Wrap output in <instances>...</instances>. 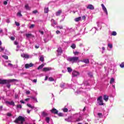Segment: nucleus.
<instances>
[{
    "label": "nucleus",
    "mask_w": 124,
    "mask_h": 124,
    "mask_svg": "<svg viewBox=\"0 0 124 124\" xmlns=\"http://www.w3.org/2000/svg\"><path fill=\"white\" fill-rule=\"evenodd\" d=\"M108 46L109 48H110V49H112V48H113V45L111 44H108Z\"/></svg>",
    "instance_id": "nucleus-26"
},
{
    "label": "nucleus",
    "mask_w": 124,
    "mask_h": 124,
    "mask_svg": "<svg viewBox=\"0 0 124 124\" xmlns=\"http://www.w3.org/2000/svg\"><path fill=\"white\" fill-rule=\"evenodd\" d=\"M33 82L34 83H36V82H37V79H33Z\"/></svg>",
    "instance_id": "nucleus-55"
},
{
    "label": "nucleus",
    "mask_w": 124,
    "mask_h": 124,
    "mask_svg": "<svg viewBox=\"0 0 124 124\" xmlns=\"http://www.w3.org/2000/svg\"><path fill=\"white\" fill-rule=\"evenodd\" d=\"M3 4H4V5H6V4H7V1H4L3 2Z\"/></svg>",
    "instance_id": "nucleus-50"
},
{
    "label": "nucleus",
    "mask_w": 124,
    "mask_h": 124,
    "mask_svg": "<svg viewBox=\"0 0 124 124\" xmlns=\"http://www.w3.org/2000/svg\"><path fill=\"white\" fill-rule=\"evenodd\" d=\"M74 55H79V52L78 51H75L74 52Z\"/></svg>",
    "instance_id": "nucleus-44"
},
{
    "label": "nucleus",
    "mask_w": 124,
    "mask_h": 124,
    "mask_svg": "<svg viewBox=\"0 0 124 124\" xmlns=\"http://www.w3.org/2000/svg\"><path fill=\"white\" fill-rule=\"evenodd\" d=\"M62 13V10H59L56 13V16H60Z\"/></svg>",
    "instance_id": "nucleus-17"
},
{
    "label": "nucleus",
    "mask_w": 124,
    "mask_h": 124,
    "mask_svg": "<svg viewBox=\"0 0 124 124\" xmlns=\"http://www.w3.org/2000/svg\"><path fill=\"white\" fill-rule=\"evenodd\" d=\"M72 75L73 77H76L77 76H78V75H79V72L76 71H73L72 72Z\"/></svg>",
    "instance_id": "nucleus-9"
},
{
    "label": "nucleus",
    "mask_w": 124,
    "mask_h": 124,
    "mask_svg": "<svg viewBox=\"0 0 124 124\" xmlns=\"http://www.w3.org/2000/svg\"><path fill=\"white\" fill-rule=\"evenodd\" d=\"M87 9H90L91 10H93V9H94V7L92 4H89L87 6Z\"/></svg>",
    "instance_id": "nucleus-10"
},
{
    "label": "nucleus",
    "mask_w": 124,
    "mask_h": 124,
    "mask_svg": "<svg viewBox=\"0 0 124 124\" xmlns=\"http://www.w3.org/2000/svg\"><path fill=\"white\" fill-rule=\"evenodd\" d=\"M67 61L69 62H71L72 63H74V62H77L79 61V57H73L69 58L67 59Z\"/></svg>",
    "instance_id": "nucleus-3"
},
{
    "label": "nucleus",
    "mask_w": 124,
    "mask_h": 124,
    "mask_svg": "<svg viewBox=\"0 0 124 124\" xmlns=\"http://www.w3.org/2000/svg\"><path fill=\"white\" fill-rule=\"evenodd\" d=\"M44 66V64H42L41 65H40L38 68L37 69L39 70V69H41L42 68H43V67Z\"/></svg>",
    "instance_id": "nucleus-22"
},
{
    "label": "nucleus",
    "mask_w": 124,
    "mask_h": 124,
    "mask_svg": "<svg viewBox=\"0 0 124 124\" xmlns=\"http://www.w3.org/2000/svg\"><path fill=\"white\" fill-rule=\"evenodd\" d=\"M35 48L36 49H38V48H39V46H35Z\"/></svg>",
    "instance_id": "nucleus-54"
},
{
    "label": "nucleus",
    "mask_w": 124,
    "mask_h": 124,
    "mask_svg": "<svg viewBox=\"0 0 124 124\" xmlns=\"http://www.w3.org/2000/svg\"><path fill=\"white\" fill-rule=\"evenodd\" d=\"M26 94H30L31 93V92L30 91H27L26 92Z\"/></svg>",
    "instance_id": "nucleus-46"
},
{
    "label": "nucleus",
    "mask_w": 124,
    "mask_h": 124,
    "mask_svg": "<svg viewBox=\"0 0 124 124\" xmlns=\"http://www.w3.org/2000/svg\"><path fill=\"white\" fill-rule=\"evenodd\" d=\"M10 105H13V106H15V103L13 101L10 102Z\"/></svg>",
    "instance_id": "nucleus-32"
},
{
    "label": "nucleus",
    "mask_w": 124,
    "mask_h": 124,
    "mask_svg": "<svg viewBox=\"0 0 124 124\" xmlns=\"http://www.w3.org/2000/svg\"><path fill=\"white\" fill-rule=\"evenodd\" d=\"M17 15L18 16H19V17H22V14L21 13V11H18V12L17 14Z\"/></svg>",
    "instance_id": "nucleus-25"
},
{
    "label": "nucleus",
    "mask_w": 124,
    "mask_h": 124,
    "mask_svg": "<svg viewBox=\"0 0 124 124\" xmlns=\"http://www.w3.org/2000/svg\"><path fill=\"white\" fill-rule=\"evenodd\" d=\"M111 35L114 36H115V35H117V32L115 31H112Z\"/></svg>",
    "instance_id": "nucleus-33"
},
{
    "label": "nucleus",
    "mask_w": 124,
    "mask_h": 124,
    "mask_svg": "<svg viewBox=\"0 0 124 124\" xmlns=\"http://www.w3.org/2000/svg\"><path fill=\"white\" fill-rule=\"evenodd\" d=\"M39 32H40L41 34H44V31H39Z\"/></svg>",
    "instance_id": "nucleus-49"
},
{
    "label": "nucleus",
    "mask_w": 124,
    "mask_h": 124,
    "mask_svg": "<svg viewBox=\"0 0 124 124\" xmlns=\"http://www.w3.org/2000/svg\"><path fill=\"white\" fill-rule=\"evenodd\" d=\"M57 34H59L60 33H61V31L59 30H57L56 31Z\"/></svg>",
    "instance_id": "nucleus-47"
},
{
    "label": "nucleus",
    "mask_w": 124,
    "mask_h": 124,
    "mask_svg": "<svg viewBox=\"0 0 124 124\" xmlns=\"http://www.w3.org/2000/svg\"><path fill=\"white\" fill-rule=\"evenodd\" d=\"M120 67H121V68H124V62H122L121 64H120Z\"/></svg>",
    "instance_id": "nucleus-27"
},
{
    "label": "nucleus",
    "mask_w": 124,
    "mask_h": 124,
    "mask_svg": "<svg viewBox=\"0 0 124 124\" xmlns=\"http://www.w3.org/2000/svg\"><path fill=\"white\" fill-rule=\"evenodd\" d=\"M88 75L90 76V77H93V73L91 72L88 73Z\"/></svg>",
    "instance_id": "nucleus-41"
},
{
    "label": "nucleus",
    "mask_w": 124,
    "mask_h": 124,
    "mask_svg": "<svg viewBox=\"0 0 124 124\" xmlns=\"http://www.w3.org/2000/svg\"><path fill=\"white\" fill-rule=\"evenodd\" d=\"M48 81H50V82H53V81H54V78H53L50 77L48 78Z\"/></svg>",
    "instance_id": "nucleus-29"
},
{
    "label": "nucleus",
    "mask_w": 124,
    "mask_h": 124,
    "mask_svg": "<svg viewBox=\"0 0 124 124\" xmlns=\"http://www.w3.org/2000/svg\"><path fill=\"white\" fill-rule=\"evenodd\" d=\"M7 116H8V117H11V116H12V114H11V113H7Z\"/></svg>",
    "instance_id": "nucleus-42"
},
{
    "label": "nucleus",
    "mask_w": 124,
    "mask_h": 124,
    "mask_svg": "<svg viewBox=\"0 0 124 124\" xmlns=\"http://www.w3.org/2000/svg\"><path fill=\"white\" fill-rule=\"evenodd\" d=\"M67 69L68 72H69V73H71V72H72V69H71V68L68 67Z\"/></svg>",
    "instance_id": "nucleus-21"
},
{
    "label": "nucleus",
    "mask_w": 124,
    "mask_h": 124,
    "mask_svg": "<svg viewBox=\"0 0 124 124\" xmlns=\"http://www.w3.org/2000/svg\"><path fill=\"white\" fill-rule=\"evenodd\" d=\"M45 80V81L48 80V77H46Z\"/></svg>",
    "instance_id": "nucleus-60"
},
{
    "label": "nucleus",
    "mask_w": 124,
    "mask_h": 124,
    "mask_svg": "<svg viewBox=\"0 0 124 124\" xmlns=\"http://www.w3.org/2000/svg\"><path fill=\"white\" fill-rule=\"evenodd\" d=\"M33 66V64L32 63H30V64L27 63L25 65V67L26 69H28L30 67H32Z\"/></svg>",
    "instance_id": "nucleus-5"
},
{
    "label": "nucleus",
    "mask_w": 124,
    "mask_h": 124,
    "mask_svg": "<svg viewBox=\"0 0 124 124\" xmlns=\"http://www.w3.org/2000/svg\"><path fill=\"white\" fill-rule=\"evenodd\" d=\"M27 106L28 107H30V108H31V109H33V107L31 106V105L30 104H27Z\"/></svg>",
    "instance_id": "nucleus-30"
},
{
    "label": "nucleus",
    "mask_w": 124,
    "mask_h": 124,
    "mask_svg": "<svg viewBox=\"0 0 124 124\" xmlns=\"http://www.w3.org/2000/svg\"><path fill=\"white\" fill-rule=\"evenodd\" d=\"M31 98L33 99V100H34L36 102H38V101H37V99H36L35 97H31Z\"/></svg>",
    "instance_id": "nucleus-34"
},
{
    "label": "nucleus",
    "mask_w": 124,
    "mask_h": 124,
    "mask_svg": "<svg viewBox=\"0 0 124 124\" xmlns=\"http://www.w3.org/2000/svg\"><path fill=\"white\" fill-rule=\"evenodd\" d=\"M59 117H63V114L62 113H59L57 114Z\"/></svg>",
    "instance_id": "nucleus-31"
},
{
    "label": "nucleus",
    "mask_w": 124,
    "mask_h": 124,
    "mask_svg": "<svg viewBox=\"0 0 124 124\" xmlns=\"http://www.w3.org/2000/svg\"><path fill=\"white\" fill-rule=\"evenodd\" d=\"M5 103H6V104H9V105H10V102H9V101H6L5 102Z\"/></svg>",
    "instance_id": "nucleus-52"
},
{
    "label": "nucleus",
    "mask_w": 124,
    "mask_h": 124,
    "mask_svg": "<svg viewBox=\"0 0 124 124\" xmlns=\"http://www.w3.org/2000/svg\"><path fill=\"white\" fill-rule=\"evenodd\" d=\"M24 8H26L27 10H31V7L29 6V4H28L25 5Z\"/></svg>",
    "instance_id": "nucleus-15"
},
{
    "label": "nucleus",
    "mask_w": 124,
    "mask_h": 124,
    "mask_svg": "<svg viewBox=\"0 0 124 124\" xmlns=\"http://www.w3.org/2000/svg\"><path fill=\"white\" fill-rule=\"evenodd\" d=\"M32 13L33 14H36V13H38V11H37V10H35L32 11Z\"/></svg>",
    "instance_id": "nucleus-37"
},
{
    "label": "nucleus",
    "mask_w": 124,
    "mask_h": 124,
    "mask_svg": "<svg viewBox=\"0 0 124 124\" xmlns=\"http://www.w3.org/2000/svg\"><path fill=\"white\" fill-rule=\"evenodd\" d=\"M46 123H49V122H50V118L46 117Z\"/></svg>",
    "instance_id": "nucleus-35"
},
{
    "label": "nucleus",
    "mask_w": 124,
    "mask_h": 124,
    "mask_svg": "<svg viewBox=\"0 0 124 124\" xmlns=\"http://www.w3.org/2000/svg\"><path fill=\"white\" fill-rule=\"evenodd\" d=\"M2 57L5 59V60H8V56L7 55H3Z\"/></svg>",
    "instance_id": "nucleus-28"
},
{
    "label": "nucleus",
    "mask_w": 124,
    "mask_h": 124,
    "mask_svg": "<svg viewBox=\"0 0 124 124\" xmlns=\"http://www.w3.org/2000/svg\"><path fill=\"white\" fill-rule=\"evenodd\" d=\"M58 53V56H61L62 53V49L61 47H59L57 50Z\"/></svg>",
    "instance_id": "nucleus-8"
},
{
    "label": "nucleus",
    "mask_w": 124,
    "mask_h": 124,
    "mask_svg": "<svg viewBox=\"0 0 124 124\" xmlns=\"http://www.w3.org/2000/svg\"><path fill=\"white\" fill-rule=\"evenodd\" d=\"M30 29H33L34 28V24H31L30 26H29Z\"/></svg>",
    "instance_id": "nucleus-39"
},
{
    "label": "nucleus",
    "mask_w": 124,
    "mask_h": 124,
    "mask_svg": "<svg viewBox=\"0 0 124 124\" xmlns=\"http://www.w3.org/2000/svg\"><path fill=\"white\" fill-rule=\"evenodd\" d=\"M17 97H18V95L17 94L15 95V98H17Z\"/></svg>",
    "instance_id": "nucleus-64"
},
{
    "label": "nucleus",
    "mask_w": 124,
    "mask_h": 124,
    "mask_svg": "<svg viewBox=\"0 0 124 124\" xmlns=\"http://www.w3.org/2000/svg\"><path fill=\"white\" fill-rule=\"evenodd\" d=\"M24 58H25V59H29V58H30V56L28 54H25Z\"/></svg>",
    "instance_id": "nucleus-38"
},
{
    "label": "nucleus",
    "mask_w": 124,
    "mask_h": 124,
    "mask_svg": "<svg viewBox=\"0 0 124 124\" xmlns=\"http://www.w3.org/2000/svg\"><path fill=\"white\" fill-rule=\"evenodd\" d=\"M45 13H48L49 12V8H45L44 9Z\"/></svg>",
    "instance_id": "nucleus-20"
},
{
    "label": "nucleus",
    "mask_w": 124,
    "mask_h": 124,
    "mask_svg": "<svg viewBox=\"0 0 124 124\" xmlns=\"http://www.w3.org/2000/svg\"><path fill=\"white\" fill-rule=\"evenodd\" d=\"M29 100H30V98H26L25 99V101H29Z\"/></svg>",
    "instance_id": "nucleus-57"
},
{
    "label": "nucleus",
    "mask_w": 124,
    "mask_h": 124,
    "mask_svg": "<svg viewBox=\"0 0 124 124\" xmlns=\"http://www.w3.org/2000/svg\"><path fill=\"white\" fill-rule=\"evenodd\" d=\"M80 20H81V16L77 17L75 19V22H79V21H80Z\"/></svg>",
    "instance_id": "nucleus-18"
},
{
    "label": "nucleus",
    "mask_w": 124,
    "mask_h": 124,
    "mask_svg": "<svg viewBox=\"0 0 124 124\" xmlns=\"http://www.w3.org/2000/svg\"><path fill=\"white\" fill-rule=\"evenodd\" d=\"M82 19H83V20H85V19H86V16H83L82 17Z\"/></svg>",
    "instance_id": "nucleus-61"
},
{
    "label": "nucleus",
    "mask_w": 124,
    "mask_h": 124,
    "mask_svg": "<svg viewBox=\"0 0 124 124\" xmlns=\"http://www.w3.org/2000/svg\"><path fill=\"white\" fill-rule=\"evenodd\" d=\"M26 36L27 38H30V37H33V38H34V35L31 33L26 34Z\"/></svg>",
    "instance_id": "nucleus-12"
},
{
    "label": "nucleus",
    "mask_w": 124,
    "mask_h": 124,
    "mask_svg": "<svg viewBox=\"0 0 124 124\" xmlns=\"http://www.w3.org/2000/svg\"><path fill=\"white\" fill-rule=\"evenodd\" d=\"M18 43L16 41L15 42V45H18Z\"/></svg>",
    "instance_id": "nucleus-58"
},
{
    "label": "nucleus",
    "mask_w": 124,
    "mask_h": 124,
    "mask_svg": "<svg viewBox=\"0 0 124 124\" xmlns=\"http://www.w3.org/2000/svg\"><path fill=\"white\" fill-rule=\"evenodd\" d=\"M57 28H58L60 30H62V29H63L62 26H58Z\"/></svg>",
    "instance_id": "nucleus-51"
},
{
    "label": "nucleus",
    "mask_w": 124,
    "mask_h": 124,
    "mask_svg": "<svg viewBox=\"0 0 124 124\" xmlns=\"http://www.w3.org/2000/svg\"><path fill=\"white\" fill-rule=\"evenodd\" d=\"M39 61L40 62H44V56H43V55H42L40 56Z\"/></svg>",
    "instance_id": "nucleus-16"
},
{
    "label": "nucleus",
    "mask_w": 124,
    "mask_h": 124,
    "mask_svg": "<svg viewBox=\"0 0 124 124\" xmlns=\"http://www.w3.org/2000/svg\"><path fill=\"white\" fill-rule=\"evenodd\" d=\"M82 62L86 64L90 63V60L89 59H83Z\"/></svg>",
    "instance_id": "nucleus-14"
},
{
    "label": "nucleus",
    "mask_w": 124,
    "mask_h": 124,
    "mask_svg": "<svg viewBox=\"0 0 124 124\" xmlns=\"http://www.w3.org/2000/svg\"><path fill=\"white\" fill-rule=\"evenodd\" d=\"M63 112H68V109L67 108H64L63 109Z\"/></svg>",
    "instance_id": "nucleus-36"
},
{
    "label": "nucleus",
    "mask_w": 124,
    "mask_h": 124,
    "mask_svg": "<svg viewBox=\"0 0 124 124\" xmlns=\"http://www.w3.org/2000/svg\"><path fill=\"white\" fill-rule=\"evenodd\" d=\"M11 39L13 41H14V40H15V37L12 36V37H11Z\"/></svg>",
    "instance_id": "nucleus-48"
},
{
    "label": "nucleus",
    "mask_w": 124,
    "mask_h": 124,
    "mask_svg": "<svg viewBox=\"0 0 124 124\" xmlns=\"http://www.w3.org/2000/svg\"><path fill=\"white\" fill-rule=\"evenodd\" d=\"M0 110H2V106H0Z\"/></svg>",
    "instance_id": "nucleus-63"
},
{
    "label": "nucleus",
    "mask_w": 124,
    "mask_h": 124,
    "mask_svg": "<svg viewBox=\"0 0 124 124\" xmlns=\"http://www.w3.org/2000/svg\"><path fill=\"white\" fill-rule=\"evenodd\" d=\"M17 108H19V109H22V105H17Z\"/></svg>",
    "instance_id": "nucleus-40"
},
{
    "label": "nucleus",
    "mask_w": 124,
    "mask_h": 124,
    "mask_svg": "<svg viewBox=\"0 0 124 124\" xmlns=\"http://www.w3.org/2000/svg\"><path fill=\"white\" fill-rule=\"evenodd\" d=\"M97 100L99 105H104V103H103V100H102V96H100L99 97H98Z\"/></svg>",
    "instance_id": "nucleus-4"
},
{
    "label": "nucleus",
    "mask_w": 124,
    "mask_h": 124,
    "mask_svg": "<svg viewBox=\"0 0 124 124\" xmlns=\"http://www.w3.org/2000/svg\"><path fill=\"white\" fill-rule=\"evenodd\" d=\"M20 102H21V103H22V104H25V102H24L23 101H22V100H21V101H20Z\"/></svg>",
    "instance_id": "nucleus-62"
},
{
    "label": "nucleus",
    "mask_w": 124,
    "mask_h": 124,
    "mask_svg": "<svg viewBox=\"0 0 124 124\" xmlns=\"http://www.w3.org/2000/svg\"><path fill=\"white\" fill-rule=\"evenodd\" d=\"M103 99H104V100H105L106 101H108V99H109V96L107 95H104Z\"/></svg>",
    "instance_id": "nucleus-13"
},
{
    "label": "nucleus",
    "mask_w": 124,
    "mask_h": 124,
    "mask_svg": "<svg viewBox=\"0 0 124 124\" xmlns=\"http://www.w3.org/2000/svg\"><path fill=\"white\" fill-rule=\"evenodd\" d=\"M83 118L80 116L79 118H77L76 120V122H80V121H82Z\"/></svg>",
    "instance_id": "nucleus-23"
},
{
    "label": "nucleus",
    "mask_w": 124,
    "mask_h": 124,
    "mask_svg": "<svg viewBox=\"0 0 124 124\" xmlns=\"http://www.w3.org/2000/svg\"><path fill=\"white\" fill-rule=\"evenodd\" d=\"M12 82H18V79H0V85L6 84V87H8V89H10V87L11 86L10 83H12Z\"/></svg>",
    "instance_id": "nucleus-1"
},
{
    "label": "nucleus",
    "mask_w": 124,
    "mask_h": 124,
    "mask_svg": "<svg viewBox=\"0 0 124 124\" xmlns=\"http://www.w3.org/2000/svg\"><path fill=\"white\" fill-rule=\"evenodd\" d=\"M0 49H1V51H4V47H0Z\"/></svg>",
    "instance_id": "nucleus-53"
},
{
    "label": "nucleus",
    "mask_w": 124,
    "mask_h": 124,
    "mask_svg": "<svg viewBox=\"0 0 124 124\" xmlns=\"http://www.w3.org/2000/svg\"><path fill=\"white\" fill-rule=\"evenodd\" d=\"M15 24L17 27H19V26H20V23H19V22H17L16 21Z\"/></svg>",
    "instance_id": "nucleus-45"
},
{
    "label": "nucleus",
    "mask_w": 124,
    "mask_h": 124,
    "mask_svg": "<svg viewBox=\"0 0 124 124\" xmlns=\"http://www.w3.org/2000/svg\"><path fill=\"white\" fill-rule=\"evenodd\" d=\"M25 54H21V57H22V58H25Z\"/></svg>",
    "instance_id": "nucleus-56"
},
{
    "label": "nucleus",
    "mask_w": 124,
    "mask_h": 124,
    "mask_svg": "<svg viewBox=\"0 0 124 124\" xmlns=\"http://www.w3.org/2000/svg\"><path fill=\"white\" fill-rule=\"evenodd\" d=\"M27 113H28V114H30L31 113V110L27 109Z\"/></svg>",
    "instance_id": "nucleus-59"
},
{
    "label": "nucleus",
    "mask_w": 124,
    "mask_h": 124,
    "mask_svg": "<svg viewBox=\"0 0 124 124\" xmlns=\"http://www.w3.org/2000/svg\"><path fill=\"white\" fill-rule=\"evenodd\" d=\"M115 82V79L114 78H111L109 81L110 84H113Z\"/></svg>",
    "instance_id": "nucleus-19"
},
{
    "label": "nucleus",
    "mask_w": 124,
    "mask_h": 124,
    "mask_svg": "<svg viewBox=\"0 0 124 124\" xmlns=\"http://www.w3.org/2000/svg\"><path fill=\"white\" fill-rule=\"evenodd\" d=\"M71 47L72 48V49H75V48H76V45H75V44H73L71 46Z\"/></svg>",
    "instance_id": "nucleus-24"
},
{
    "label": "nucleus",
    "mask_w": 124,
    "mask_h": 124,
    "mask_svg": "<svg viewBox=\"0 0 124 124\" xmlns=\"http://www.w3.org/2000/svg\"><path fill=\"white\" fill-rule=\"evenodd\" d=\"M25 121V118L22 116H19L15 120L14 123L16 124H19V122H21L20 124H23Z\"/></svg>",
    "instance_id": "nucleus-2"
},
{
    "label": "nucleus",
    "mask_w": 124,
    "mask_h": 124,
    "mask_svg": "<svg viewBox=\"0 0 124 124\" xmlns=\"http://www.w3.org/2000/svg\"><path fill=\"white\" fill-rule=\"evenodd\" d=\"M50 112L52 113V114H58L59 113V110H57V109L53 108L51 110H50Z\"/></svg>",
    "instance_id": "nucleus-7"
},
{
    "label": "nucleus",
    "mask_w": 124,
    "mask_h": 124,
    "mask_svg": "<svg viewBox=\"0 0 124 124\" xmlns=\"http://www.w3.org/2000/svg\"><path fill=\"white\" fill-rule=\"evenodd\" d=\"M97 115L99 117V118H101V116H102V113H98Z\"/></svg>",
    "instance_id": "nucleus-43"
},
{
    "label": "nucleus",
    "mask_w": 124,
    "mask_h": 124,
    "mask_svg": "<svg viewBox=\"0 0 124 124\" xmlns=\"http://www.w3.org/2000/svg\"><path fill=\"white\" fill-rule=\"evenodd\" d=\"M52 70V68L51 67H45L44 68L43 71H44V72H46V71H50V70Z\"/></svg>",
    "instance_id": "nucleus-11"
},
{
    "label": "nucleus",
    "mask_w": 124,
    "mask_h": 124,
    "mask_svg": "<svg viewBox=\"0 0 124 124\" xmlns=\"http://www.w3.org/2000/svg\"><path fill=\"white\" fill-rule=\"evenodd\" d=\"M101 6L105 13H106L107 15H108V12L107 11V9H106V7H105V6H104V4H102Z\"/></svg>",
    "instance_id": "nucleus-6"
}]
</instances>
